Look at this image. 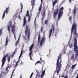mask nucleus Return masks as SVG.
<instances>
[{"label":"nucleus","instance_id":"nucleus-1","mask_svg":"<svg viewBox=\"0 0 78 78\" xmlns=\"http://www.w3.org/2000/svg\"><path fill=\"white\" fill-rule=\"evenodd\" d=\"M62 55V54H60V55L58 56L56 63V68L57 69L59 68L57 71V74H59V72H60V71L61 70V66H62V64H61V63L62 62V60H60L59 62V59H61Z\"/></svg>","mask_w":78,"mask_h":78},{"label":"nucleus","instance_id":"nucleus-2","mask_svg":"<svg viewBox=\"0 0 78 78\" xmlns=\"http://www.w3.org/2000/svg\"><path fill=\"white\" fill-rule=\"evenodd\" d=\"M74 50L76 53L75 55V58H76L78 57V45L77 44V39H76V38H74Z\"/></svg>","mask_w":78,"mask_h":78},{"label":"nucleus","instance_id":"nucleus-3","mask_svg":"<svg viewBox=\"0 0 78 78\" xmlns=\"http://www.w3.org/2000/svg\"><path fill=\"white\" fill-rule=\"evenodd\" d=\"M76 23H74L72 26L71 30V37L72 36V33H73V31L74 30V35L76 37H77L78 36V34L76 33Z\"/></svg>","mask_w":78,"mask_h":78},{"label":"nucleus","instance_id":"nucleus-4","mask_svg":"<svg viewBox=\"0 0 78 78\" xmlns=\"http://www.w3.org/2000/svg\"><path fill=\"white\" fill-rule=\"evenodd\" d=\"M25 32L26 35H27V34L28 35V39H29L30 35V29H29V27L27 26H26V30H25Z\"/></svg>","mask_w":78,"mask_h":78},{"label":"nucleus","instance_id":"nucleus-5","mask_svg":"<svg viewBox=\"0 0 78 78\" xmlns=\"http://www.w3.org/2000/svg\"><path fill=\"white\" fill-rule=\"evenodd\" d=\"M8 56H9V54L8 53L6 54V55H5L2 58V60L1 61V62L2 63V67H3V66L5 64V63L6 62V58H8Z\"/></svg>","mask_w":78,"mask_h":78},{"label":"nucleus","instance_id":"nucleus-6","mask_svg":"<svg viewBox=\"0 0 78 78\" xmlns=\"http://www.w3.org/2000/svg\"><path fill=\"white\" fill-rule=\"evenodd\" d=\"M63 9H64V7H61L59 11L58 15V18L59 19H61V17L62 15L63 14Z\"/></svg>","mask_w":78,"mask_h":78},{"label":"nucleus","instance_id":"nucleus-7","mask_svg":"<svg viewBox=\"0 0 78 78\" xmlns=\"http://www.w3.org/2000/svg\"><path fill=\"white\" fill-rule=\"evenodd\" d=\"M9 7L8 8H6V10H5L4 11V12L3 13L2 17V19H3L4 18V17L5 16V14H6V12L7 14H8L9 12Z\"/></svg>","mask_w":78,"mask_h":78},{"label":"nucleus","instance_id":"nucleus-8","mask_svg":"<svg viewBox=\"0 0 78 78\" xmlns=\"http://www.w3.org/2000/svg\"><path fill=\"white\" fill-rule=\"evenodd\" d=\"M26 16V17H29L28 21L29 22H30V21H31V16H32V15H31V14H30L29 16V12L28 11H27Z\"/></svg>","mask_w":78,"mask_h":78},{"label":"nucleus","instance_id":"nucleus-9","mask_svg":"<svg viewBox=\"0 0 78 78\" xmlns=\"http://www.w3.org/2000/svg\"><path fill=\"white\" fill-rule=\"evenodd\" d=\"M16 28V25L14 24L12 26V28L11 30V31L13 33L14 37L16 38V33H15V28Z\"/></svg>","mask_w":78,"mask_h":78},{"label":"nucleus","instance_id":"nucleus-10","mask_svg":"<svg viewBox=\"0 0 78 78\" xmlns=\"http://www.w3.org/2000/svg\"><path fill=\"white\" fill-rule=\"evenodd\" d=\"M55 11H54L53 12V16L54 18L55 19L56 17L58 14V12H59V9L57 8L55 10Z\"/></svg>","mask_w":78,"mask_h":78},{"label":"nucleus","instance_id":"nucleus-11","mask_svg":"<svg viewBox=\"0 0 78 78\" xmlns=\"http://www.w3.org/2000/svg\"><path fill=\"white\" fill-rule=\"evenodd\" d=\"M33 46H34V43L32 44L31 45V46L30 48L29 51H30V53L29 54L30 57H31V55L32 54V53H33V51L31 50H32L33 48Z\"/></svg>","mask_w":78,"mask_h":78},{"label":"nucleus","instance_id":"nucleus-12","mask_svg":"<svg viewBox=\"0 0 78 78\" xmlns=\"http://www.w3.org/2000/svg\"><path fill=\"white\" fill-rule=\"evenodd\" d=\"M46 40V39L45 38V37H43L41 40L40 42V45L41 47L42 46V45L43 44H44V42H45V41Z\"/></svg>","mask_w":78,"mask_h":78},{"label":"nucleus","instance_id":"nucleus-13","mask_svg":"<svg viewBox=\"0 0 78 78\" xmlns=\"http://www.w3.org/2000/svg\"><path fill=\"white\" fill-rule=\"evenodd\" d=\"M27 20H26V17L25 16L24 17L23 19V27H24V26H25L26 25V23H27Z\"/></svg>","mask_w":78,"mask_h":78},{"label":"nucleus","instance_id":"nucleus-14","mask_svg":"<svg viewBox=\"0 0 78 78\" xmlns=\"http://www.w3.org/2000/svg\"><path fill=\"white\" fill-rule=\"evenodd\" d=\"M76 6L75 5L74 6V9L73 10V12L74 15L76 14Z\"/></svg>","mask_w":78,"mask_h":78},{"label":"nucleus","instance_id":"nucleus-15","mask_svg":"<svg viewBox=\"0 0 78 78\" xmlns=\"http://www.w3.org/2000/svg\"><path fill=\"white\" fill-rule=\"evenodd\" d=\"M40 40H41V34L40 33H39L38 40L37 41L38 44H39L40 43Z\"/></svg>","mask_w":78,"mask_h":78},{"label":"nucleus","instance_id":"nucleus-16","mask_svg":"<svg viewBox=\"0 0 78 78\" xmlns=\"http://www.w3.org/2000/svg\"><path fill=\"white\" fill-rule=\"evenodd\" d=\"M45 11H46V9H44L43 10V15H42V19L44 18V16H45Z\"/></svg>","mask_w":78,"mask_h":78},{"label":"nucleus","instance_id":"nucleus-17","mask_svg":"<svg viewBox=\"0 0 78 78\" xmlns=\"http://www.w3.org/2000/svg\"><path fill=\"white\" fill-rule=\"evenodd\" d=\"M58 2V0H55L54 2H52L53 7L55 6V5Z\"/></svg>","mask_w":78,"mask_h":78},{"label":"nucleus","instance_id":"nucleus-18","mask_svg":"<svg viewBox=\"0 0 78 78\" xmlns=\"http://www.w3.org/2000/svg\"><path fill=\"white\" fill-rule=\"evenodd\" d=\"M51 33H52V29H51L50 30L49 32V38L50 39V37H51Z\"/></svg>","mask_w":78,"mask_h":78},{"label":"nucleus","instance_id":"nucleus-19","mask_svg":"<svg viewBox=\"0 0 78 78\" xmlns=\"http://www.w3.org/2000/svg\"><path fill=\"white\" fill-rule=\"evenodd\" d=\"M45 70H44L42 72V75L41 76V78H43V77L44 76V74H45Z\"/></svg>","mask_w":78,"mask_h":78},{"label":"nucleus","instance_id":"nucleus-20","mask_svg":"<svg viewBox=\"0 0 78 78\" xmlns=\"http://www.w3.org/2000/svg\"><path fill=\"white\" fill-rule=\"evenodd\" d=\"M20 5L21 6V10L20 12H22V9H23V5L22 4V2H21L20 4Z\"/></svg>","mask_w":78,"mask_h":78},{"label":"nucleus","instance_id":"nucleus-21","mask_svg":"<svg viewBox=\"0 0 78 78\" xmlns=\"http://www.w3.org/2000/svg\"><path fill=\"white\" fill-rule=\"evenodd\" d=\"M11 55H9L7 58V60L8 61V62L9 63L10 62V61H11Z\"/></svg>","mask_w":78,"mask_h":78},{"label":"nucleus","instance_id":"nucleus-22","mask_svg":"<svg viewBox=\"0 0 78 78\" xmlns=\"http://www.w3.org/2000/svg\"><path fill=\"white\" fill-rule=\"evenodd\" d=\"M8 37H7L6 38V41H5V45L6 46L8 44Z\"/></svg>","mask_w":78,"mask_h":78},{"label":"nucleus","instance_id":"nucleus-23","mask_svg":"<svg viewBox=\"0 0 78 78\" xmlns=\"http://www.w3.org/2000/svg\"><path fill=\"white\" fill-rule=\"evenodd\" d=\"M19 61L18 60L16 62V64L15 66H13L15 67H16L17 66H18V64H19Z\"/></svg>","mask_w":78,"mask_h":78},{"label":"nucleus","instance_id":"nucleus-24","mask_svg":"<svg viewBox=\"0 0 78 78\" xmlns=\"http://www.w3.org/2000/svg\"><path fill=\"white\" fill-rule=\"evenodd\" d=\"M35 2L33 1H31V3H32V6H34V5H35Z\"/></svg>","mask_w":78,"mask_h":78},{"label":"nucleus","instance_id":"nucleus-25","mask_svg":"<svg viewBox=\"0 0 78 78\" xmlns=\"http://www.w3.org/2000/svg\"><path fill=\"white\" fill-rule=\"evenodd\" d=\"M52 28L53 30V33L55 31V27H54V25L52 24Z\"/></svg>","mask_w":78,"mask_h":78},{"label":"nucleus","instance_id":"nucleus-26","mask_svg":"<svg viewBox=\"0 0 78 78\" xmlns=\"http://www.w3.org/2000/svg\"><path fill=\"white\" fill-rule=\"evenodd\" d=\"M42 9V5L41 4L39 8V11L40 12Z\"/></svg>","mask_w":78,"mask_h":78},{"label":"nucleus","instance_id":"nucleus-27","mask_svg":"<svg viewBox=\"0 0 78 78\" xmlns=\"http://www.w3.org/2000/svg\"><path fill=\"white\" fill-rule=\"evenodd\" d=\"M9 24L10 27L11 28L12 27V22L11 21H9Z\"/></svg>","mask_w":78,"mask_h":78},{"label":"nucleus","instance_id":"nucleus-28","mask_svg":"<svg viewBox=\"0 0 78 78\" xmlns=\"http://www.w3.org/2000/svg\"><path fill=\"white\" fill-rule=\"evenodd\" d=\"M75 56V54H73L71 57V59H73V58H74V56Z\"/></svg>","mask_w":78,"mask_h":78},{"label":"nucleus","instance_id":"nucleus-29","mask_svg":"<svg viewBox=\"0 0 78 78\" xmlns=\"http://www.w3.org/2000/svg\"><path fill=\"white\" fill-rule=\"evenodd\" d=\"M19 42V41L18 40L16 42V43L15 44V46H17V44H18V43Z\"/></svg>","mask_w":78,"mask_h":78},{"label":"nucleus","instance_id":"nucleus-30","mask_svg":"<svg viewBox=\"0 0 78 78\" xmlns=\"http://www.w3.org/2000/svg\"><path fill=\"white\" fill-rule=\"evenodd\" d=\"M41 64H42V65H43V64H45V61H44L42 60L41 61Z\"/></svg>","mask_w":78,"mask_h":78},{"label":"nucleus","instance_id":"nucleus-31","mask_svg":"<svg viewBox=\"0 0 78 78\" xmlns=\"http://www.w3.org/2000/svg\"><path fill=\"white\" fill-rule=\"evenodd\" d=\"M69 21L71 23H72V16H70L69 17Z\"/></svg>","mask_w":78,"mask_h":78},{"label":"nucleus","instance_id":"nucleus-32","mask_svg":"<svg viewBox=\"0 0 78 78\" xmlns=\"http://www.w3.org/2000/svg\"><path fill=\"white\" fill-rule=\"evenodd\" d=\"M8 30L9 32H9H10V27L9 26H8Z\"/></svg>","mask_w":78,"mask_h":78},{"label":"nucleus","instance_id":"nucleus-33","mask_svg":"<svg viewBox=\"0 0 78 78\" xmlns=\"http://www.w3.org/2000/svg\"><path fill=\"white\" fill-rule=\"evenodd\" d=\"M75 65H74L72 66V70H73V69H74V67H75Z\"/></svg>","mask_w":78,"mask_h":78},{"label":"nucleus","instance_id":"nucleus-34","mask_svg":"<svg viewBox=\"0 0 78 78\" xmlns=\"http://www.w3.org/2000/svg\"><path fill=\"white\" fill-rule=\"evenodd\" d=\"M40 63V64H41V62L39 61H38L35 63V65L36 64H37V63Z\"/></svg>","mask_w":78,"mask_h":78},{"label":"nucleus","instance_id":"nucleus-35","mask_svg":"<svg viewBox=\"0 0 78 78\" xmlns=\"http://www.w3.org/2000/svg\"><path fill=\"white\" fill-rule=\"evenodd\" d=\"M69 47L70 48H72L73 47V46L72 45V44H71L69 45Z\"/></svg>","mask_w":78,"mask_h":78},{"label":"nucleus","instance_id":"nucleus-36","mask_svg":"<svg viewBox=\"0 0 78 78\" xmlns=\"http://www.w3.org/2000/svg\"><path fill=\"white\" fill-rule=\"evenodd\" d=\"M48 23V20H46L45 22V24H47Z\"/></svg>","mask_w":78,"mask_h":78},{"label":"nucleus","instance_id":"nucleus-37","mask_svg":"<svg viewBox=\"0 0 78 78\" xmlns=\"http://www.w3.org/2000/svg\"><path fill=\"white\" fill-rule=\"evenodd\" d=\"M33 73H32L30 75V78H31L32 77V76H33Z\"/></svg>","mask_w":78,"mask_h":78},{"label":"nucleus","instance_id":"nucleus-38","mask_svg":"<svg viewBox=\"0 0 78 78\" xmlns=\"http://www.w3.org/2000/svg\"><path fill=\"white\" fill-rule=\"evenodd\" d=\"M22 52H23V51H22V50H21L20 54V56H22Z\"/></svg>","mask_w":78,"mask_h":78},{"label":"nucleus","instance_id":"nucleus-39","mask_svg":"<svg viewBox=\"0 0 78 78\" xmlns=\"http://www.w3.org/2000/svg\"><path fill=\"white\" fill-rule=\"evenodd\" d=\"M19 9H18L16 10V14H17V13H18V12H19Z\"/></svg>","mask_w":78,"mask_h":78},{"label":"nucleus","instance_id":"nucleus-40","mask_svg":"<svg viewBox=\"0 0 78 78\" xmlns=\"http://www.w3.org/2000/svg\"><path fill=\"white\" fill-rule=\"evenodd\" d=\"M64 76V73H63L62 75V76H61V77H62V78H63Z\"/></svg>","mask_w":78,"mask_h":78},{"label":"nucleus","instance_id":"nucleus-41","mask_svg":"<svg viewBox=\"0 0 78 78\" xmlns=\"http://www.w3.org/2000/svg\"><path fill=\"white\" fill-rule=\"evenodd\" d=\"M10 67H11V65H9L6 68V69H8V68H10Z\"/></svg>","mask_w":78,"mask_h":78},{"label":"nucleus","instance_id":"nucleus-42","mask_svg":"<svg viewBox=\"0 0 78 78\" xmlns=\"http://www.w3.org/2000/svg\"><path fill=\"white\" fill-rule=\"evenodd\" d=\"M6 72H9V69H6Z\"/></svg>","mask_w":78,"mask_h":78},{"label":"nucleus","instance_id":"nucleus-43","mask_svg":"<svg viewBox=\"0 0 78 78\" xmlns=\"http://www.w3.org/2000/svg\"><path fill=\"white\" fill-rule=\"evenodd\" d=\"M41 30L42 31V30H43V27H41Z\"/></svg>","mask_w":78,"mask_h":78},{"label":"nucleus","instance_id":"nucleus-44","mask_svg":"<svg viewBox=\"0 0 78 78\" xmlns=\"http://www.w3.org/2000/svg\"><path fill=\"white\" fill-rule=\"evenodd\" d=\"M14 56V54H12V58H13Z\"/></svg>","mask_w":78,"mask_h":78},{"label":"nucleus","instance_id":"nucleus-45","mask_svg":"<svg viewBox=\"0 0 78 78\" xmlns=\"http://www.w3.org/2000/svg\"><path fill=\"white\" fill-rule=\"evenodd\" d=\"M15 53H16V50H15L13 52V53H12V54H13L14 55V54H15Z\"/></svg>","mask_w":78,"mask_h":78},{"label":"nucleus","instance_id":"nucleus-46","mask_svg":"<svg viewBox=\"0 0 78 78\" xmlns=\"http://www.w3.org/2000/svg\"><path fill=\"white\" fill-rule=\"evenodd\" d=\"M30 60H33V58H32L31 56V57H30Z\"/></svg>","mask_w":78,"mask_h":78},{"label":"nucleus","instance_id":"nucleus-47","mask_svg":"<svg viewBox=\"0 0 78 78\" xmlns=\"http://www.w3.org/2000/svg\"><path fill=\"white\" fill-rule=\"evenodd\" d=\"M21 56H22L20 55V56L19 57V59H20V58H21Z\"/></svg>","mask_w":78,"mask_h":78},{"label":"nucleus","instance_id":"nucleus-48","mask_svg":"<svg viewBox=\"0 0 78 78\" xmlns=\"http://www.w3.org/2000/svg\"><path fill=\"white\" fill-rule=\"evenodd\" d=\"M72 0H69V3H71V1H72Z\"/></svg>","mask_w":78,"mask_h":78},{"label":"nucleus","instance_id":"nucleus-49","mask_svg":"<svg viewBox=\"0 0 78 78\" xmlns=\"http://www.w3.org/2000/svg\"><path fill=\"white\" fill-rule=\"evenodd\" d=\"M42 58H40V61H42Z\"/></svg>","mask_w":78,"mask_h":78},{"label":"nucleus","instance_id":"nucleus-50","mask_svg":"<svg viewBox=\"0 0 78 78\" xmlns=\"http://www.w3.org/2000/svg\"><path fill=\"white\" fill-rule=\"evenodd\" d=\"M64 78H68V76H66L64 77Z\"/></svg>","mask_w":78,"mask_h":78},{"label":"nucleus","instance_id":"nucleus-51","mask_svg":"<svg viewBox=\"0 0 78 78\" xmlns=\"http://www.w3.org/2000/svg\"><path fill=\"white\" fill-rule=\"evenodd\" d=\"M57 33V32H55V36H56V34Z\"/></svg>","mask_w":78,"mask_h":78},{"label":"nucleus","instance_id":"nucleus-52","mask_svg":"<svg viewBox=\"0 0 78 78\" xmlns=\"http://www.w3.org/2000/svg\"><path fill=\"white\" fill-rule=\"evenodd\" d=\"M0 31H1V33H2V29H1L0 30Z\"/></svg>","mask_w":78,"mask_h":78},{"label":"nucleus","instance_id":"nucleus-53","mask_svg":"<svg viewBox=\"0 0 78 78\" xmlns=\"http://www.w3.org/2000/svg\"><path fill=\"white\" fill-rule=\"evenodd\" d=\"M40 14V12H39L37 13V14L39 15V14Z\"/></svg>","mask_w":78,"mask_h":78},{"label":"nucleus","instance_id":"nucleus-54","mask_svg":"<svg viewBox=\"0 0 78 78\" xmlns=\"http://www.w3.org/2000/svg\"><path fill=\"white\" fill-rule=\"evenodd\" d=\"M37 76H39V74H38V73H37Z\"/></svg>","mask_w":78,"mask_h":78},{"label":"nucleus","instance_id":"nucleus-55","mask_svg":"<svg viewBox=\"0 0 78 78\" xmlns=\"http://www.w3.org/2000/svg\"><path fill=\"white\" fill-rule=\"evenodd\" d=\"M76 78H78V73L77 74V76L76 77Z\"/></svg>","mask_w":78,"mask_h":78},{"label":"nucleus","instance_id":"nucleus-56","mask_svg":"<svg viewBox=\"0 0 78 78\" xmlns=\"http://www.w3.org/2000/svg\"><path fill=\"white\" fill-rule=\"evenodd\" d=\"M41 3H42L43 0H41Z\"/></svg>","mask_w":78,"mask_h":78},{"label":"nucleus","instance_id":"nucleus-57","mask_svg":"<svg viewBox=\"0 0 78 78\" xmlns=\"http://www.w3.org/2000/svg\"><path fill=\"white\" fill-rule=\"evenodd\" d=\"M36 18L35 19V22H36Z\"/></svg>","mask_w":78,"mask_h":78},{"label":"nucleus","instance_id":"nucleus-58","mask_svg":"<svg viewBox=\"0 0 78 78\" xmlns=\"http://www.w3.org/2000/svg\"><path fill=\"white\" fill-rule=\"evenodd\" d=\"M13 73H12V75H12H12H13Z\"/></svg>","mask_w":78,"mask_h":78},{"label":"nucleus","instance_id":"nucleus-59","mask_svg":"<svg viewBox=\"0 0 78 78\" xmlns=\"http://www.w3.org/2000/svg\"><path fill=\"white\" fill-rule=\"evenodd\" d=\"M12 78V75H11L10 78Z\"/></svg>","mask_w":78,"mask_h":78},{"label":"nucleus","instance_id":"nucleus-60","mask_svg":"<svg viewBox=\"0 0 78 78\" xmlns=\"http://www.w3.org/2000/svg\"><path fill=\"white\" fill-rule=\"evenodd\" d=\"M1 77H2V75L0 74V78H1Z\"/></svg>","mask_w":78,"mask_h":78},{"label":"nucleus","instance_id":"nucleus-61","mask_svg":"<svg viewBox=\"0 0 78 78\" xmlns=\"http://www.w3.org/2000/svg\"><path fill=\"white\" fill-rule=\"evenodd\" d=\"M56 25L58 26V23H56Z\"/></svg>","mask_w":78,"mask_h":78},{"label":"nucleus","instance_id":"nucleus-62","mask_svg":"<svg viewBox=\"0 0 78 78\" xmlns=\"http://www.w3.org/2000/svg\"><path fill=\"white\" fill-rule=\"evenodd\" d=\"M37 17H39V14H37Z\"/></svg>","mask_w":78,"mask_h":78},{"label":"nucleus","instance_id":"nucleus-63","mask_svg":"<svg viewBox=\"0 0 78 78\" xmlns=\"http://www.w3.org/2000/svg\"><path fill=\"white\" fill-rule=\"evenodd\" d=\"M14 71H15L13 69V70L12 73H14Z\"/></svg>","mask_w":78,"mask_h":78},{"label":"nucleus","instance_id":"nucleus-64","mask_svg":"<svg viewBox=\"0 0 78 78\" xmlns=\"http://www.w3.org/2000/svg\"><path fill=\"white\" fill-rule=\"evenodd\" d=\"M69 11H72V10L71 9H69Z\"/></svg>","mask_w":78,"mask_h":78}]
</instances>
